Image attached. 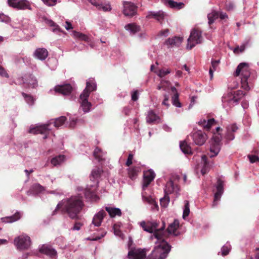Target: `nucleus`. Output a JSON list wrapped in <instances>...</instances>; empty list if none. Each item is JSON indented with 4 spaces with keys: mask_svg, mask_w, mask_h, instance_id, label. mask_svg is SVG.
<instances>
[{
    "mask_svg": "<svg viewBox=\"0 0 259 259\" xmlns=\"http://www.w3.org/2000/svg\"><path fill=\"white\" fill-rule=\"evenodd\" d=\"M83 206L84 203L81 196L79 195L72 196L69 198L64 199L59 202L52 214L54 215L56 210L61 208L63 212L67 213L70 218L76 219Z\"/></svg>",
    "mask_w": 259,
    "mask_h": 259,
    "instance_id": "nucleus-1",
    "label": "nucleus"
},
{
    "mask_svg": "<svg viewBox=\"0 0 259 259\" xmlns=\"http://www.w3.org/2000/svg\"><path fill=\"white\" fill-rule=\"evenodd\" d=\"M66 121V117L64 116H60L56 119H52L49 120L48 123L44 124H40L36 127H31L29 128V133L33 134L44 135V139L48 138V134L52 130L51 125L57 128H59L64 124Z\"/></svg>",
    "mask_w": 259,
    "mask_h": 259,
    "instance_id": "nucleus-2",
    "label": "nucleus"
},
{
    "mask_svg": "<svg viewBox=\"0 0 259 259\" xmlns=\"http://www.w3.org/2000/svg\"><path fill=\"white\" fill-rule=\"evenodd\" d=\"M141 227L143 229L149 233H154L151 236L150 238L151 240L155 239L159 240L160 238H164L166 232L164 231L165 227V223L162 221L161 226L159 228V222L156 221H148L146 223L145 221H142L140 223Z\"/></svg>",
    "mask_w": 259,
    "mask_h": 259,
    "instance_id": "nucleus-3",
    "label": "nucleus"
},
{
    "mask_svg": "<svg viewBox=\"0 0 259 259\" xmlns=\"http://www.w3.org/2000/svg\"><path fill=\"white\" fill-rule=\"evenodd\" d=\"M102 172V169L99 167H96L92 170L90 179L93 182L94 184L88 186L84 190V196L87 199L93 201H97L99 199L96 191L98 187V179L100 177Z\"/></svg>",
    "mask_w": 259,
    "mask_h": 259,
    "instance_id": "nucleus-4",
    "label": "nucleus"
},
{
    "mask_svg": "<svg viewBox=\"0 0 259 259\" xmlns=\"http://www.w3.org/2000/svg\"><path fill=\"white\" fill-rule=\"evenodd\" d=\"M156 244L148 259H165L167 257L171 249V246L164 238L156 240Z\"/></svg>",
    "mask_w": 259,
    "mask_h": 259,
    "instance_id": "nucleus-5",
    "label": "nucleus"
},
{
    "mask_svg": "<svg viewBox=\"0 0 259 259\" xmlns=\"http://www.w3.org/2000/svg\"><path fill=\"white\" fill-rule=\"evenodd\" d=\"M240 73H241V87L244 90L249 91L253 85L250 81V79H249L250 77V72L247 63H240L237 66L234 75V76H238L239 75Z\"/></svg>",
    "mask_w": 259,
    "mask_h": 259,
    "instance_id": "nucleus-6",
    "label": "nucleus"
},
{
    "mask_svg": "<svg viewBox=\"0 0 259 259\" xmlns=\"http://www.w3.org/2000/svg\"><path fill=\"white\" fill-rule=\"evenodd\" d=\"M245 94L241 90H238L233 93H228L222 97V106L224 108L228 110L237 105Z\"/></svg>",
    "mask_w": 259,
    "mask_h": 259,
    "instance_id": "nucleus-7",
    "label": "nucleus"
},
{
    "mask_svg": "<svg viewBox=\"0 0 259 259\" xmlns=\"http://www.w3.org/2000/svg\"><path fill=\"white\" fill-rule=\"evenodd\" d=\"M180 178L179 176L177 175L172 176L165 184L164 192V194L167 195L174 194L176 196L179 195L180 190V187L178 185Z\"/></svg>",
    "mask_w": 259,
    "mask_h": 259,
    "instance_id": "nucleus-8",
    "label": "nucleus"
},
{
    "mask_svg": "<svg viewBox=\"0 0 259 259\" xmlns=\"http://www.w3.org/2000/svg\"><path fill=\"white\" fill-rule=\"evenodd\" d=\"M14 243L17 249L23 250L27 249L30 247L31 241L29 236L23 234L16 237Z\"/></svg>",
    "mask_w": 259,
    "mask_h": 259,
    "instance_id": "nucleus-9",
    "label": "nucleus"
},
{
    "mask_svg": "<svg viewBox=\"0 0 259 259\" xmlns=\"http://www.w3.org/2000/svg\"><path fill=\"white\" fill-rule=\"evenodd\" d=\"M202 39L201 31L195 28L192 29L187 40V48L191 50L196 45L201 44Z\"/></svg>",
    "mask_w": 259,
    "mask_h": 259,
    "instance_id": "nucleus-10",
    "label": "nucleus"
},
{
    "mask_svg": "<svg viewBox=\"0 0 259 259\" xmlns=\"http://www.w3.org/2000/svg\"><path fill=\"white\" fill-rule=\"evenodd\" d=\"M222 136L220 135H214L211 138L210 146V157L216 156L221 149Z\"/></svg>",
    "mask_w": 259,
    "mask_h": 259,
    "instance_id": "nucleus-11",
    "label": "nucleus"
},
{
    "mask_svg": "<svg viewBox=\"0 0 259 259\" xmlns=\"http://www.w3.org/2000/svg\"><path fill=\"white\" fill-rule=\"evenodd\" d=\"M89 97V92L87 90H84L80 95L79 99L80 109H81L85 113L89 112L92 107L91 103L88 101Z\"/></svg>",
    "mask_w": 259,
    "mask_h": 259,
    "instance_id": "nucleus-12",
    "label": "nucleus"
},
{
    "mask_svg": "<svg viewBox=\"0 0 259 259\" xmlns=\"http://www.w3.org/2000/svg\"><path fill=\"white\" fill-rule=\"evenodd\" d=\"M133 243V241L130 239L128 241V249L130 250L128 252V257L130 259H143L146 255L145 249L141 248H131L130 243Z\"/></svg>",
    "mask_w": 259,
    "mask_h": 259,
    "instance_id": "nucleus-13",
    "label": "nucleus"
},
{
    "mask_svg": "<svg viewBox=\"0 0 259 259\" xmlns=\"http://www.w3.org/2000/svg\"><path fill=\"white\" fill-rule=\"evenodd\" d=\"M215 188L216 191L214 194V199L212 204L213 207H216L218 205L219 201L220 200L222 195L224 193V182L221 179L219 178L217 180Z\"/></svg>",
    "mask_w": 259,
    "mask_h": 259,
    "instance_id": "nucleus-14",
    "label": "nucleus"
},
{
    "mask_svg": "<svg viewBox=\"0 0 259 259\" xmlns=\"http://www.w3.org/2000/svg\"><path fill=\"white\" fill-rule=\"evenodd\" d=\"M40 252L45 254L53 259L57 257V252L56 249L48 244H43L39 247Z\"/></svg>",
    "mask_w": 259,
    "mask_h": 259,
    "instance_id": "nucleus-15",
    "label": "nucleus"
},
{
    "mask_svg": "<svg viewBox=\"0 0 259 259\" xmlns=\"http://www.w3.org/2000/svg\"><path fill=\"white\" fill-rule=\"evenodd\" d=\"M155 177V174L152 169H150L144 172L142 185L143 192H144L148 185L154 180Z\"/></svg>",
    "mask_w": 259,
    "mask_h": 259,
    "instance_id": "nucleus-16",
    "label": "nucleus"
},
{
    "mask_svg": "<svg viewBox=\"0 0 259 259\" xmlns=\"http://www.w3.org/2000/svg\"><path fill=\"white\" fill-rule=\"evenodd\" d=\"M192 137L195 144L199 146L203 145L207 139L206 135L200 130L193 133Z\"/></svg>",
    "mask_w": 259,
    "mask_h": 259,
    "instance_id": "nucleus-17",
    "label": "nucleus"
},
{
    "mask_svg": "<svg viewBox=\"0 0 259 259\" xmlns=\"http://www.w3.org/2000/svg\"><path fill=\"white\" fill-rule=\"evenodd\" d=\"M238 126L236 124H230L226 127V133L225 134V138L226 141L225 144H228L230 141H232L235 138L234 133L238 130Z\"/></svg>",
    "mask_w": 259,
    "mask_h": 259,
    "instance_id": "nucleus-18",
    "label": "nucleus"
},
{
    "mask_svg": "<svg viewBox=\"0 0 259 259\" xmlns=\"http://www.w3.org/2000/svg\"><path fill=\"white\" fill-rule=\"evenodd\" d=\"M123 14L126 16L132 17L136 14L137 7L132 3L124 2Z\"/></svg>",
    "mask_w": 259,
    "mask_h": 259,
    "instance_id": "nucleus-19",
    "label": "nucleus"
},
{
    "mask_svg": "<svg viewBox=\"0 0 259 259\" xmlns=\"http://www.w3.org/2000/svg\"><path fill=\"white\" fill-rule=\"evenodd\" d=\"M166 14L162 11H149L146 16L147 19L153 18L158 22L161 23L164 20Z\"/></svg>",
    "mask_w": 259,
    "mask_h": 259,
    "instance_id": "nucleus-20",
    "label": "nucleus"
},
{
    "mask_svg": "<svg viewBox=\"0 0 259 259\" xmlns=\"http://www.w3.org/2000/svg\"><path fill=\"white\" fill-rule=\"evenodd\" d=\"M54 91L55 92L63 96L69 95L72 91V87L70 84L59 85L55 87Z\"/></svg>",
    "mask_w": 259,
    "mask_h": 259,
    "instance_id": "nucleus-21",
    "label": "nucleus"
},
{
    "mask_svg": "<svg viewBox=\"0 0 259 259\" xmlns=\"http://www.w3.org/2000/svg\"><path fill=\"white\" fill-rule=\"evenodd\" d=\"M179 227V221L178 220H175L174 221L170 224L166 230L164 231L166 232L165 235L164 236V239H165L167 236V234H173L175 236H177L179 235V233H176V231Z\"/></svg>",
    "mask_w": 259,
    "mask_h": 259,
    "instance_id": "nucleus-22",
    "label": "nucleus"
},
{
    "mask_svg": "<svg viewBox=\"0 0 259 259\" xmlns=\"http://www.w3.org/2000/svg\"><path fill=\"white\" fill-rule=\"evenodd\" d=\"M142 196L143 201L145 203H147L151 205V209L152 210H158V204L151 196L147 195L146 192H143L142 193Z\"/></svg>",
    "mask_w": 259,
    "mask_h": 259,
    "instance_id": "nucleus-23",
    "label": "nucleus"
},
{
    "mask_svg": "<svg viewBox=\"0 0 259 259\" xmlns=\"http://www.w3.org/2000/svg\"><path fill=\"white\" fill-rule=\"evenodd\" d=\"M106 215V212L103 210H101L94 215L92 220V224L96 227L100 226L104 218Z\"/></svg>",
    "mask_w": 259,
    "mask_h": 259,
    "instance_id": "nucleus-24",
    "label": "nucleus"
},
{
    "mask_svg": "<svg viewBox=\"0 0 259 259\" xmlns=\"http://www.w3.org/2000/svg\"><path fill=\"white\" fill-rule=\"evenodd\" d=\"M183 40V37L176 36L167 38L165 41V44L168 47H179L182 42Z\"/></svg>",
    "mask_w": 259,
    "mask_h": 259,
    "instance_id": "nucleus-25",
    "label": "nucleus"
},
{
    "mask_svg": "<svg viewBox=\"0 0 259 259\" xmlns=\"http://www.w3.org/2000/svg\"><path fill=\"white\" fill-rule=\"evenodd\" d=\"M23 82L29 87L34 88L37 85V81L36 78L31 74L25 75L22 77Z\"/></svg>",
    "mask_w": 259,
    "mask_h": 259,
    "instance_id": "nucleus-26",
    "label": "nucleus"
},
{
    "mask_svg": "<svg viewBox=\"0 0 259 259\" xmlns=\"http://www.w3.org/2000/svg\"><path fill=\"white\" fill-rule=\"evenodd\" d=\"M146 120L148 123L154 124L160 122V118L153 110H150L148 112Z\"/></svg>",
    "mask_w": 259,
    "mask_h": 259,
    "instance_id": "nucleus-27",
    "label": "nucleus"
},
{
    "mask_svg": "<svg viewBox=\"0 0 259 259\" xmlns=\"http://www.w3.org/2000/svg\"><path fill=\"white\" fill-rule=\"evenodd\" d=\"M48 56V52L45 48H38L34 52L35 58L40 60H45Z\"/></svg>",
    "mask_w": 259,
    "mask_h": 259,
    "instance_id": "nucleus-28",
    "label": "nucleus"
},
{
    "mask_svg": "<svg viewBox=\"0 0 259 259\" xmlns=\"http://www.w3.org/2000/svg\"><path fill=\"white\" fill-rule=\"evenodd\" d=\"M215 121L214 118L208 119H201L198 123L199 125L203 127L204 129L208 131L213 124H214Z\"/></svg>",
    "mask_w": 259,
    "mask_h": 259,
    "instance_id": "nucleus-29",
    "label": "nucleus"
},
{
    "mask_svg": "<svg viewBox=\"0 0 259 259\" xmlns=\"http://www.w3.org/2000/svg\"><path fill=\"white\" fill-rule=\"evenodd\" d=\"M21 217L19 212H16L14 214L11 216L3 217L1 218L3 222L5 223H12L19 220Z\"/></svg>",
    "mask_w": 259,
    "mask_h": 259,
    "instance_id": "nucleus-30",
    "label": "nucleus"
},
{
    "mask_svg": "<svg viewBox=\"0 0 259 259\" xmlns=\"http://www.w3.org/2000/svg\"><path fill=\"white\" fill-rule=\"evenodd\" d=\"M124 28L130 32L131 35H135L140 31L141 27L135 23H129L124 26Z\"/></svg>",
    "mask_w": 259,
    "mask_h": 259,
    "instance_id": "nucleus-31",
    "label": "nucleus"
},
{
    "mask_svg": "<svg viewBox=\"0 0 259 259\" xmlns=\"http://www.w3.org/2000/svg\"><path fill=\"white\" fill-rule=\"evenodd\" d=\"M17 10H24L28 9L32 10V3L28 0H19Z\"/></svg>",
    "mask_w": 259,
    "mask_h": 259,
    "instance_id": "nucleus-32",
    "label": "nucleus"
},
{
    "mask_svg": "<svg viewBox=\"0 0 259 259\" xmlns=\"http://www.w3.org/2000/svg\"><path fill=\"white\" fill-rule=\"evenodd\" d=\"M105 209L111 218H114L115 216H121V211L118 208L106 206Z\"/></svg>",
    "mask_w": 259,
    "mask_h": 259,
    "instance_id": "nucleus-33",
    "label": "nucleus"
},
{
    "mask_svg": "<svg viewBox=\"0 0 259 259\" xmlns=\"http://www.w3.org/2000/svg\"><path fill=\"white\" fill-rule=\"evenodd\" d=\"M219 13L215 11H213L211 13L208 14L207 18L208 20V25L210 29H213L211 25L214 22L215 20L219 17Z\"/></svg>",
    "mask_w": 259,
    "mask_h": 259,
    "instance_id": "nucleus-34",
    "label": "nucleus"
},
{
    "mask_svg": "<svg viewBox=\"0 0 259 259\" xmlns=\"http://www.w3.org/2000/svg\"><path fill=\"white\" fill-rule=\"evenodd\" d=\"M44 190V188L39 184H34L30 188L29 191H28V195L29 193L33 195L37 194Z\"/></svg>",
    "mask_w": 259,
    "mask_h": 259,
    "instance_id": "nucleus-35",
    "label": "nucleus"
},
{
    "mask_svg": "<svg viewBox=\"0 0 259 259\" xmlns=\"http://www.w3.org/2000/svg\"><path fill=\"white\" fill-rule=\"evenodd\" d=\"M105 154L106 153L103 152L102 150L98 147H96L94 151V156L99 162H101L102 160H105Z\"/></svg>",
    "mask_w": 259,
    "mask_h": 259,
    "instance_id": "nucleus-36",
    "label": "nucleus"
},
{
    "mask_svg": "<svg viewBox=\"0 0 259 259\" xmlns=\"http://www.w3.org/2000/svg\"><path fill=\"white\" fill-rule=\"evenodd\" d=\"M140 171V167H132L128 169V176L131 179L134 180L136 179L138 172Z\"/></svg>",
    "mask_w": 259,
    "mask_h": 259,
    "instance_id": "nucleus-37",
    "label": "nucleus"
},
{
    "mask_svg": "<svg viewBox=\"0 0 259 259\" xmlns=\"http://www.w3.org/2000/svg\"><path fill=\"white\" fill-rule=\"evenodd\" d=\"M180 148L184 154H192L191 148L185 141H181Z\"/></svg>",
    "mask_w": 259,
    "mask_h": 259,
    "instance_id": "nucleus-38",
    "label": "nucleus"
},
{
    "mask_svg": "<svg viewBox=\"0 0 259 259\" xmlns=\"http://www.w3.org/2000/svg\"><path fill=\"white\" fill-rule=\"evenodd\" d=\"M97 89L96 84L95 83V81L93 79H89L87 80L86 83V88L84 90H87L89 92V94L91 92L95 91Z\"/></svg>",
    "mask_w": 259,
    "mask_h": 259,
    "instance_id": "nucleus-39",
    "label": "nucleus"
},
{
    "mask_svg": "<svg viewBox=\"0 0 259 259\" xmlns=\"http://www.w3.org/2000/svg\"><path fill=\"white\" fill-rule=\"evenodd\" d=\"M22 95L24 97L25 102L29 106H31L34 105L35 99L32 96L25 93H22Z\"/></svg>",
    "mask_w": 259,
    "mask_h": 259,
    "instance_id": "nucleus-40",
    "label": "nucleus"
},
{
    "mask_svg": "<svg viewBox=\"0 0 259 259\" xmlns=\"http://www.w3.org/2000/svg\"><path fill=\"white\" fill-rule=\"evenodd\" d=\"M65 159V157L63 155H59L57 156L53 157L51 160V163L54 165L57 166L61 163Z\"/></svg>",
    "mask_w": 259,
    "mask_h": 259,
    "instance_id": "nucleus-41",
    "label": "nucleus"
},
{
    "mask_svg": "<svg viewBox=\"0 0 259 259\" xmlns=\"http://www.w3.org/2000/svg\"><path fill=\"white\" fill-rule=\"evenodd\" d=\"M201 159L202 162L204 163V165L202 168L201 169V173L203 175L205 174L209 169V164L207 163V157L205 155H203L201 156Z\"/></svg>",
    "mask_w": 259,
    "mask_h": 259,
    "instance_id": "nucleus-42",
    "label": "nucleus"
},
{
    "mask_svg": "<svg viewBox=\"0 0 259 259\" xmlns=\"http://www.w3.org/2000/svg\"><path fill=\"white\" fill-rule=\"evenodd\" d=\"M168 195H169L164 194V197L160 199V203L161 207L165 208L168 206L170 201V198Z\"/></svg>",
    "mask_w": 259,
    "mask_h": 259,
    "instance_id": "nucleus-43",
    "label": "nucleus"
},
{
    "mask_svg": "<svg viewBox=\"0 0 259 259\" xmlns=\"http://www.w3.org/2000/svg\"><path fill=\"white\" fill-rule=\"evenodd\" d=\"M184 203L185 205L183 209V218L185 220L186 218L187 217L190 213V205L189 202L188 200H185Z\"/></svg>",
    "mask_w": 259,
    "mask_h": 259,
    "instance_id": "nucleus-44",
    "label": "nucleus"
},
{
    "mask_svg": "<svg viewBox=\"0 0 259 259\" xmlns=\"http://www.w3.org/2000/svg\"><path fill=\"white\" fill-rule=\"evenodd\" d=\"M73 35L75 38H78L81 40L88 41L89 40V38L87 35L79 32L74 31Z\"/></svg>",
    "mask_w": 259,
    "mask_h": 259,
    "instance_id": "nucleus-45",
    "label": "nucleus"
},
{
    "mask_svg": "<svg viewBox=\"0 0 259 259\" xmlns=\"http://www.w3.org/2000/svg\"><path fill=\"white\" fill-rule=\"evenodd\" d=\"M171 101H172V104L175 106H176L177 107H179V108L182 106V104L179 100V94L178 93H176L172 96Z\"/></svg>",
    "mask_w": 259,
    "mask_h": 259,
    "instance_id": "nucleus-46",
    "label": "nucleus"
},
{
    "mask_svg": "<svg viewBox=\"0 0 259 259\" xmlns=\"http://www.w3.org/2000/svg\"><path fill=\"white\" fill-rule=\"evenodd\" d=\"M112 8L109 3L104 4L102 2L101 6L99 7L98 10H102L104 12H110Z\"/></svg>",
    "mask_w": 259,
    "mask_h": 259,
    "instance_id": "nucleus-47",
    "label": "nucleus"
},
{
    "mask_svg": "<svg viewBox=\"0 0 259 259\" xmlns=\"http://www.w3.org/2000/svg\"><path fill=\"white\" fill-rule=\"evenodd\" d=\"M231 249V246L229 244L227 243L225 245H224L221 248V252L222 255H227Z\"/></svg>",
    "mask_w": 259,
    "mask_h": 259,
    "instance_id": "nucleus-48",
    "label": "nucleus"
},
{
    "mask_svg": "<svg viewBox=\"0 0 259 259\" xmlns=\"http://www.w3.org/2000/svg\"><path fill=\"white\" fill-rule=\"evenodd\" d=\"M43 3L49 7L55 6L57 3H60L59 0H41Z\"/></svg>",
    "mask_w": 259,
    "mask_h": 259,
    "instance_id": "nucleus-49",
    "label": "nucleus"
},
{
    "mask_svg": "<svg viewBox=\"0 0 259 259\" xmlns=\"http://www.w3.org/2000/svg\"><path fill=\"white\" fill-rule=\"evenodd\" d=\"M163 3L167 5L169 7L171 8L176 9L177 8L178 2H175L172 0H162Z\"/></svg>",
    "mask_w": 259,
    "mask_h": 259,
    "instance_id": "nucleus-50",
    "label": "nucleus"
},
{
    "mask_svg": "<svg viewBox=\"0 0 259 259\" xmlns=\"http://www.w3.org/2000/svg\"><path fill=\"white\" fill-rule=\"evenodd\" d=\"M170 70L169 69L162 68L158 70L157 74L158 76L162 77L170 73Z\"/></svg>",
    "mask_w": 259,
    "mask_h": 259,
    "instance_id": "nucleus-51",
    "label": "nucleus"
},
{
    "mask_svg": "<svg viewBox=\"0 0 259 259\" xmlns=\"http://www.w3.org/2000/svg\"><path fill=\"white\" fill-rule=\"evenodd\" d=\"M19 0H7L8 5L11 8L17 9Z\"/></svg>",
    "mask_w": 259,
    "mask_h": 259,
    "instance_id": "nucleus-52",
    "label": "nucleus"
},
{
    "mask_svg": "<svg viewBox=\"0 0 259 259\" xmlns=\"http://www.w3.org/2000/svg\"><path fill=\"white\" fill-rule=\"evenodd\" d=\"M163 96L164 99H163V101L162 102V105H164V106H166L167 108H168L170 105V104H169V102H168L169 99V94L164 93L163 95Z\"/></svg>",
    "mask_w": 259,
    "mask_h": 259,
    "instance_id": "nucleus-53",
    "label": "nucleus"
},
{
    "mask_svg": "<svg viewBox=\"0 0 259 259\" xmlns=\"http://www.w3.org/2000/svg\"><path fill=\"white\" fill-rule=\"evenodd\" d=\"M93 6L96 7L99 10V7L101 6L102 4V0H87Z\"/></svg>",
    "mask_w": 259,
    "mask_h": 259,
    "instance_id": "nucleus-54",
    "label": "nucleus"
},
{
    "mask_svg": "<svg viewBox=\"0 0 259 259\" xmlns=\"http://www.w3.org/2000/svg\"><path fill=\"white\" fill-rule=\"evenodd\" d=\"M11 21L10 18L4 13H0V22L8 23Z\"/></svg>",
    "mask_w": 259,
    "mask_h": 259,
    "instance_id": "nucleus-55",
    "label": "nucleus"
},
{
    "mask_svg": "<svg viewBox=\"0 0 259 259\" xmlns=\"http://www.w3.org/2000/svg\"><path fill=\"white\" fill-rule=\"evenodd\" d=\"M248 158L250 163H252L259 161V157L256 155H248Z\"/></svg>",
    "mask_w": 259,
    "mask_h": 259,
    "instance_id": "nucleus-56",
    "label": "nucleus"
},
{
    "mask_svg": "<svg viewBox=\"0 0 259 259\" xmlns=\"http://www.w3.org/2000/svg\"><path fill=\"white\" fill-rule=\"evenodd\" d=\"M0 76L6 78H8L9 77L6 70L1 65H0Z\"/></svg>",
    "mask_w": 259,
    "mask_h": 259,
    "instance_id": "nucleus-57",
    "label": "nucleus"
},
{
    "mask_svg": "<svg viewBox=\"0 0 259 259\" xmlns=\"http://www.w3.org/2000/svg\"><path fill=\"white\" fill-rule=\"evenodd\" d=\"M169 33V30L168 29H165L161 30L158 34V36L166 37Z\"/></svg>",
    "mask_w": 259,
    "mask_h": 259,
    "instance_id": "nucleus-58",
    "label": "nucleus"
},
{
    "mask_svg": "<svg viewBox=\"0 0 259 259\" xmlns=\"http://www.w3.org/2000/svg\"><path fill=\"white\" fill-rule=\"evenodd\" d=\"M211 65L210 67H212L213 70H216L217 67L220 63V60H211Z\"/></svg>",
    "mask_w": 259,
    "mask_h": 259,
    "instance_id": "nucleus-59",
    "label": "nucleus"
},
{
    "mask_svg": "<svg viewBox=\"0 0 259 259\" xmlns=\"http://www.w3.org/2000/svg\"><path fill=\"white\" fill-rule=\"evenodd\" d=\"M79 120L75 117H72L70 119V126L74 127L76 124L78 122Z\"/></svg>",
    "mask_w": 259,
    "mask_h": 259,
    "instance_id": "nucleus-60",
    "label": "nucleus"
},
{
    "mask_svg": "<svg viewBox=\"0 0 259 259\" xmlns=\"http://www.w3.org/2000/svg\"><path fill=\"white\" fill-rule=\"evenodd\" d=\"M133 155L131 153L128 154L127 159L126 161L125 164L126 166H130L133 163Z\"/></svg>",
    "mask_w": 259,
    "mask_h": 259,
    "instance_id": "nucleus-61",
    "label": "nucleus"
},
{
    "mask_svg": "<svg viewBox=\"0 0 259 259\" xmlns=\"http://www.w3.org/2000/svg\"><path fill=\"white\" fill-rule=\"evenodd\" d=\"M52 31L55 33H58L60 32L61 31L60 27L57 24H56L55 26L52 27Z\"/></svg>",
    "mask_w": 259,
    "mask_h": 259,
    "instance_id": "nucleus-62",
    "label": "nucleus"
},
{
    "mask_svg": "<svg viewBox=\"0 0 259 259\" xmlns=\"http://www.w3.org/2000/svg\"><path fill=\"white\" fill-rule=\"evenodd\" d=\"M139 96L138 91H135L133 92L132 94V100L134 101H136L138 99Z\"/></svg>",
    "mask_w": 259,
    "mask_h": 259,
    "instance_id": "nucleus-63",
    "label": "nucleus"
},
{
    "mask_svg": "<svg viewBox=\"0 0 259 259\" xmlns=\"http://www.w3.org/2000/svg\"><path fill=\"white\" fill-rule=\"evenodd\" d=\"M82 226V224L80 223H76L74 226L73 227V228H72V229L73 230H76V231H78L80 229V228H81V226Z\"/></svg>",
    "mask_w": 259,
    "mask_h": 259,
    "instance_id": "nucleus-64",
    "label": "nucleus"
}]
</instances>
